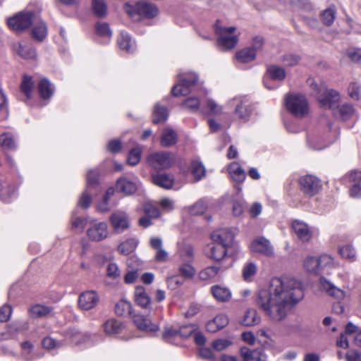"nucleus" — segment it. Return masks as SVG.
Wrapping results in <instances>:
<instances>
[{
    "label": "nucleus",
    "mask_w": 361,
    "mask_h": 361,
    "mask_svg": "<svg viewBox=\"0 0 361 361\" xmlns=\"http://www.w3.org/2000/svg\"><path fill=\"white\" fill-rule=\"evenodd\" d=\"M206 106L209 110V113L214 115H220L223 111V108L212 99H207Z\"/></svg>",
    "instance_id": "13d9d810"
},
{
    "label": "nucleus",
    "mask_w": 361,
    "mask_h": 361,
    "mask_svg": "<svg viewBox=\"0 0 361 361\" xmlns=\"http://www.w3.org/2000/svg\"><path fill=\"white\" fill-rule=\"evenodd\" d=\"M353 113V107L349 104H343L341 105L337 104L333 109V114L335 117L343 121L348 119Z\"/></svg>",
    "instance_id": "5701e85b"
},
{
    "label": "nucleus",
    "mask_w": 361,
    "mask_h": 361,
    "mask_svg": "<svg viewBox=\"0 0 361 361\" xmlns=\"http://www.w3.org/2000/svg\"><path fill=\"white\" fill-rule=\"evenodd\" d=\"M198 329L196 324H188L182 326L179 328V334L183 337H188Z\"/></svg>",
    "instance_id": "69168bd1"
},
{
    "label": "nucleus",
    "mask_w": 361,
    "mask_h": 361,
    "mask_svg": "<svg viewBox=\"0 0 361 361\" xmlns=\"http://www.w3.org/2000/svg\"><path fill=\"white\" fill-rule=\"evenodd\" d=\"M135 299L138 305L142 307H147L150 303V298L147 294L142 286H137L135 290Z\"/></svg>",
    "instance_id": "72a5a7b5"
},
{
    "label": "nucleus",
    "mask_w": 361,
    "mask_h": 361,
    "mask_svg": "<svg viewBox=\"0 0 361 361\" xmlns=\"http://www.w3.org/2000/svg\"><path fill=\"white\" fill-rule=\"evenodd\" d=\"M33 24L34 27L32 31V37L35 39L42 42L47 35V25L42 20L39 16L38 20L35 21Z\"/></svg>",
    "instance_id": "393cba45"
},
{
    "label": "nucleus",
    "mask_w": 361,
    "mask_h": 361,
    "mask_svg": "<svg viewBox=\"0 0 361 361\" xmlns=\"http://www.w3.org/2000/svg\"><path fill=\"white\" fill-rule=\"evenodd\" d=\"M232 345V342L228 339L219 338L212 342V346L216 351H222Z\"/></svg>",
    "instance_id": "bf43d9fd"
},
{
    "label": "nucleus",
    "mask_w": 361,
    "mask_h": 361,
    "mask_svg": "<svg viewBox=\"0 0 361 361\" xmlns=\"http://www.w3.org/2000/svg\"><path fill=\"white\" fill-rule=\"evenodd\" d=\"M285 106L293 116L302 118L309 114V103L301 94H288L285 97Z\"/></svg>",
    "instance_id": "39448f33"
},
{
    "label": "nucleus",
    "mask_w": 361,
    "mask_h": 361,
    "mask_svg": "<svg viewBox=\"0 0 361 361\" xmlns=\"http://www.w3.org/2000/svg\"><path fill=\"white\" fill-rule=\"evenodd\" d=\"M92 10L98 17H104L106 15L107 6L104 0H92Z\"/></svg>",
    "instance_id": "49530a36"
},
{
    "label": "nucleus",
    "mask_w": 361,
    "mask_h": 361,
    "mask_svg": "<svg viewBox=\"0 0 361 361\" xmlns=\"http://www.w3.org/2000/svg\"><path fill=\"white\" fill-rule=\"evenodd\" d=\"M200 106V99L196 97H188L182 103V106L191 112L197 111L199 109Z\"/></svg>",
    "instance_id": "09e8293b"
},
{
    "label": "nucleus",
    "mask_w": 361,
    "mask_h": 361,
    "mask_svg": "<svg viewBox=\"0 0 361 361\" xmlns=\"http://www.w3.org/2000/svg\"><path fill=\"white\" fill-rule=\"evenodd\" d=\"M177 255L182 262H192L195 259L194 247L190 243H181L178 246Z\"/></svg>",
    "instance_id": "aec40b11"
},
{
    "label": "nucleus",
    "mask_w": 361,
    "mask_h": 361,
    "mask_svg": "<svg viewBox=\"0 0 361 361\" xmlns=\"http://www.w3.org/2000/svg\"><path fill=\"white\" fill-rule=\"evenodd\" d=\"M99 173L96 170H90L87 174V189L96 188L98 185Z\"/></svg>",
    "instance_id": "864d4df0"
},
{
    "label": "nucleus",
    "mask_w": 361,
    "mask_h": 361,
    "mask_svg": "<svg viewBox=\"0 0 361 361\" xmlns=\"http://www.w3.org/2000/svg\"><path fill=\"white\" fill-rule=\"evenodd\" d=\"M115 312L117 316H129L132 314L131 304L126 301L118 302L115 307Z\"/></svg>",
    "instance_id": "8fccbe9b"
},
{
    "label": "nucleus",
    "mask_w": 361,
    "mask_h": 361,
    "mask_svg": "<svg viewBox=\"0 0 361 361\" xmlns=\"http://www.w3.org/2000/svg\"><path fill=\"white\" fill-rule=\"evenodd\" d=\"M191 173L193 176L195 181L201 180L206 173V170L202 163L193 161L190 166Z\"/></svg>",
    "instance_id": "79ce46f5"
},
{
    "label": "nucleus",
    "mask_w": 361,
    "mask_h": 361,
    "mask_svg": "<svg viewBox=\"0 0 361 361\" xmlns=\"http://www.w3.org/2000/svg\"><path fill=\"white\" fill-rule=\"evenodd\" d=\"M335 14L336 10L333 8L324 10L321 14L323 23L327 26L331 25L335 20Z\"/></svg>",
    "instance_id": "6e6d98bb"
},
{
    "label": "nucleus",
    "mask_w": 361,
    "mask_h": 361,
    "mask_svg": "<svg viewBox=\"0 0 361 361\" xmlns=\"http://www.w3.org/2000/svg\"><path fill=\"white\" fill-rule=\"evenodd\" d=\"M126 11L130 16H134L135 13L146 18H152L158 14L157 7L145 0H141L135 4V6L126 4L125 6Z\"/></svg>",
    "instance_id": "6e6552de"
},
{
    "label": "nucleus",
    "mask_w": 361,
    "mask_h": 361,
    "mask_svg": "<svg viewBox=\"0 0 361 361\" xmlns=\"http://www.w3.org/2000/svg\"><path fill=\"white\" fill-rule=\"evenodd\" d=\"M90 190H86L81 195L78 204L80 207L87 209L90 207L91 202H92V197L91 194L89 192Z\"/></svg>",
    "instance_id": "774afa93"
},
{
    "label": "nucleus",
    "mask_w": 361,
    "mask_h": 361,
    "mask_svg": "<svg viewBox=\"0 0 361 361\" xmlns=\"http://www.w3.org/2000/svg\"><path fill=\"white\" fill-rule=\"evenodd\" d=\"M219 271V268L215 266L207 267L199 273V278L202 281H207L214 278Z\"/></svg>",
    "instance_id": "de8ad7c7"
},
{
    "label": "nucleus",
    "mask_w": 361,
    "mask_h": 361,
    "mask_svg": "<svg viewBox=\"0 0 361 361\" xmlns=\"http://www.w3.org/2000/svg\"><path fill=\"white\" fill-rule=\"evenodd\" d=\"M168 118V111L164 106L157 104L153 111L152 121L157 124L164 122Z\"/></svg>",
    "instance_id": "58836bf2"
},
{
    "label": "nucleus",
    "mask_w": 361,
    "mask_h": 361,
    "mask_svg": "<svg viewBox=\"0 0 361 361\" xmlns=\"http://www.w3.org/2000/svg\"><path fill=\"white\" fill-rule=\"evenodd\" d=\"M133 322L142 331L151 332L159 329L158 323L151 319V317H133Z\"/></svg>",
    "instance_id": "6ab92c4d"
},
{
    "label": "nucleus",
    "mask_w": 361,
    "mask_h": 361,
    "mask_svg": "<svg viewBox=\"0 0 361 361\" xmlns=\"http://www.w3.org/2000/svg\"><path fill=\"white\" fill-rule=\"evenodd\" d=\"M34 87V83L32 78L27 75H24L21 83V91L25 94L27 99L30 98L31 94Z\"/></svg>",
    "instance_id": "603ef678"
},
{
    "label": "nucleus",
    "mask_w": 361,
    "mask_h": 361,
    "mask_svg": "<svg viewBox=\"0 0 361 361\" xmlns=\"http://www.w3.org/2000/svg\"><path fill=\"white\" fill-rule=\"evenodd\" d=\"M137 243V240L135 238L128 239L118 245V251L122 255H128L134 252Z\"/></svg>",
    "instance_id": "c9c22d12"
},
{
    "label": "nucleus",
    "mask_w": 361,
    "mask_h": 361,
    "mask_svg": "<svg viewBox=\"0 0 361 361\" xmlns=\"http://www.w3.org/2000/svg\"><path fill=\"white\" fill-rule=\"evenodd\" d=\"M153 183L163 188L169 189L173 185V177L166 173H157L152 176Z\"/></svg>",
    "instance_id": "cd10ccee"
},
{
    "label": "nucleus",
    "mask_w": 361,
    "mask_h": 361,
    "mask_svg": "<svg viewBox=\"0 0 361 361\" xmlns=\"http://www.w3.org/2000/svg\"><path fill=\"white\" fill-rule=\"evenodd\" d=\"M123 328L122 322L117 318L111 317L104 323V330L107 334H118Z\"/></svg>",
    "instance_id": "4c0bfd02"
},
{
    "label": "nucleus",
    "mask_w": 361,
    "mask_h": 361,
    "mask_svg": "<svg viewBox=\"0 0 361 361\" xmlns=\"http://www.w3.org/2000/svg\"><path fill=\"white\" fill-rule=\"evenodd\" d=\"M257 271V267L252 262H247L242 269V276L245 281H251Z\"/></svg>",
    "instance_id": "ea45409f"
},
{
    "label": "nucleus",
    "mask_w": 361,
    "mask_h": 361,
    "mask_svg": "<svg viewBox=\"0 0 361 361\" xmlns=\"http://www.w3.org/2000/svg\"><path fill=\"white\" fill-rule=\"evenodd\" d=\"M109 220L112 228L117 233L123 232L129 226L128 216L122 211H117L113 213Z\"/></svg>",
    "instance_id": "dca6fc26"
},
{
    "label": "nucleus",
    "mask_w": 361,
    "mask_h": 361,
    "mask_svg": "<svg viewBox=\"0 0 361 361\" xmlns=\"http://www.w3.org/2000/svg\"><path fill=\"white\" fill-rule=\"evenodd\" d=\"M319 283L324 290L329 295L338 299L343 300L350 296V291L341 290L335 286L324 275H331L332 271L339 266V262L329 254H322L319 256Z\"/></svg>",
    "instance_id": "f03ea898"
},
{
    "label": "nucleus",
    "mask_w": 361,
    "mask_h": 361,
    "mask_svg": "<svg viewBox=\"0 0 361 361\" xmlns=\"http://www.w3.org/2000/svg\"><path fill=\"white\" fill-rule=\"evenodd\" d=\"M88 238L92 241H101L106 239L109 235L108 226L104 221L96 219L90 221L89 228L86 231Z\"/></svg>",
    "instance_id": "1a4fd4ad"
},
{
    "label": "nucleus",
    "mask_w": 361,
    "mask_h": 361,
    "mask_svg": "<svg viewBox=\"0 0 361 361\" xmlns=\"http://www.w3.org/2000/svg\"><path fill=\"white\" fill-rule=\"evenodd\" d=\"M214 30L217 36V44L223 50H231L237 45L239 34L236 32L235 27H226L221 21L217 20Z\"/></svg>",
    "instance_id": "20e7f679"
},
{
    "label": "nucleus",
    "mask_w": 361,
    "mask_h": 361,
    "mask_svg": "<svg viewBox=\"0 0 361 361\" xmlns=\"http://www.w3.org/2000/svg\"><path fill=\"white\" fill-rule=\"evenodd\" d=\"M39 18V13L23 11L7 20L8 26L16 32H23L27 30L35 21Z\"/></svg>",
    "instance_id": "423d86ee"
},
{
    "label": "nucleus",
    "mask_w": 361,
    "mask_h": 361,
    "mask_svg": "<svg viewBox=\"0 0 361 361\" xmlns=\"http://www.w3.org/2000/svg\"><path fill=\"white\" fill-rule=\"evenodd\" d=\"M301 191L307 196L312 197L317 194L322 188V184L317 177L306 175L299 179Z\"/></svg>",
    "instance_id": "9d476101"
},
{
    "label": "nucleus",
    "mask_w": 361,
    "mask_h": 361,
    "mask_svg": "<svg viewBox=\"0 0 361 361\" xmlns=\"http://www.w3.org/2000/svg\"><path fill=\"white\" fill-rule=\"evenodd\" d=\"M228 171L233 181L242 183L245 179V172L238 162H232L228 167Z\"/></svg>",
    "instance_id": "4be33fe9"
},
{
    "label": "nucleus",
    "mask_w": 361,
    "mask_h": 361,
    "mask_svg": "<svg viewBox=\"0 0 361 361\" xmlns=\"http://www.w3.org/2000/svg\"><path fill=\"white\" fill-rule=\"evenodd\" d=\"M338 253L343 259L350 262L356 260V253L353 247L350 245H345L338 247Z\"/></svg>",
    "instance_id": "a18cd8bd"
},
{
    "label": "nucleus",
    "mask_w": 361,
    "mask_h": 361,
    "mask_svg": "<svg viewBox=\"0 0 361 361\" xmlns=\"http://www.w3.org/2000/svg\"><path fill=\"white\" fill-rule=\"evenodd\" d=\"M38 91L41 97L46 99L51 97L54 89L47 79L42 78L38 82Z\"/></svg>",
    "instance_id": "2f4dec72"
},
{
    "label": "nucleus",
    "mask_w": 361,
    "mask_h": 361,
    "mask_svg": "<svg viewBox=\"0 0 361 361\" xmlns=\"http://www.w3.org/2000/svg\"><path fill=\"white\" fill-rule=\"evenodd\" d=\"M213 296L220 302H227L231 298V290L220 286H214L211 289Z\"/></svg>",
    "instance_id": "c85d7f7f"
},
{
    "label": "nucleus",
    "mask_w": 361,
    "mask_h": 361,
    "mask_svg": "<svg viewBox=\"0 0 361 361\" xmlns=\"http://www.w3.org/2000/svg\"><path fill=\"white\" fill-rule=\"evenodd\" d=\"M228 249L221 244L214 243L210 248L209 257L214 260L219 261L227 255Z\"/></svg>",
    "instance_id": "c756f323"
},
{
    "label": "nucleus",
    "mask_w": 361,
    "mask_h": 361,
    "mask_svg": "<svg viewBox=\"0 0 361 361\" xmlns=\"http://www.w3.org/2000/svg\"><path fill=\"white\" fill-rule=\"evenodd\" d=\"M228 324V317H213L207 322L206 329L209 332L216 333L227 326Z\"/></svg>",
    "instance_id": "bb28decb"
},
{
    "label": "nucleus",
    "mask_w": 361,
    "mask_h": 361,
    "mask_svg": "<svg viewBox=\"0 0 361 361\" xmlns=\"http://www.w3.org/2000/svg\"><path fill=\"white\" fill-rule=\"evenodd\" d=\"M106 273L108 277L112 279H117L121 276V272L116 263H109L107 266Z\"/></svg>",
    "instance_id": "e2e57ef3"
},
{
    "label": "nucleus",
    "mask_w": 361,
    "mask_h": 361,
    "mask_svg": "<svg viewBox=\"0 0 361 361\" xmlns=\"http://www.w3.org/2000/svg\"><path fill=\"white\" fill-rule=\"evenodd\" d=\"M141 149L140 147H135L132 149L128 154V162L131 166H135L139 163L140 160Z\"/></svg>",
    "instance_id": "4d7b16f0"
},
{
    "label": "nucleus",
    "mask_w": 361,
    "mask_h": 361,
    "mask_svg": "<svg viewBox=\"0 0 361 361\" xmlns=\"http://www.w3.org/2000/svg\"><path fill=\"white\" fill-rule=\"evenodd\" d=\"M208 204L204 200H200L188 208L189 212L192 215L202 214L207 209Z\"/></svg>",
    "instance_id": "3c124183"
},
{
    "label": "nucleus",
    "mask_w": 361,
    "mask_h": 361,
    "mask_svg": "<svg viewBox=\"0 0 361 361\" xmlns=\"http://www.w3.org/2000/svg\"><path fill=\"white\" fill-rule=\"evenodd\" d=\"M267 73L274 80L281 81L286 78V72L281 67L273 65L267 68Z\"/></svg>",
    "instance_id": "a19ab883"
},
{
    "label": "nucleus",
    "mask_w": 361,
    "mask_h": 361,
    "mask_svg": "<svg viewBox=\"0 0 361 361\" xmlns=\"http://www.w3.org/2000/svg\"><path fill=\"white\" fill-rule=\"evenodd\" d=\"M96 32L102 37L109 39L112 35L109 25L106 23H99L96 25Z\"/></svg>",
    "instance_id": "5fc2aeb1"
},
{
    "label": "nucleus",
    "mask_w": 361,
    "mask_h": 361,
    "mask_svg": "<svg viewBox=\"0 0 361 361\" xmlns=\"http://www.w3.org/2000/svg\"><path fill=\"white\" fill-rule=\"evenodd\" d=\"M177 142V134L173 129L166 128L161 137V145L163 147H170L175 145Z\"/></svg>",
    "instance_id": "7c9ffc66"
},
{
    "label": "nucleus",
    "mask_w": 361,
    "mask_h": 361,
    "mask_svg": "<svg viewBox=\"0 0 361 361\" xmlns=\"http://www.w3.org/2000/svg\"><path fill=\"white\" fill-rule=\"evenodd\" d=\"M99 301L98 294L94 290H86L78 297V307L82 310H90L97 306Z\"/></svg>",
    "instance_id": "4468645a"
},
{
    "label": "nucleus",
    "mask_w": 361,
    "mask_h": 361,
    "mask_svg": "<svg viewBox=\"0 0 361 361\" xmlns=\"http://www.w3.org/2000/svg\"><path fill=\"white\" fill-rule=\"evenodd\" d=\"M307 82L312 87V94L317 97L320 106L333 110L340 100L339 93L333 89H328L326 83L323 82L317 84L313 79H309Z\"/></svg>",
    "instance_id": "7ed1b4c3"
},
{
    "label": "nucleus",
    "mask_w": 361,
    "mask_h": 361,
    "mask_svg": "<svg viewBox=\"0 0 361 361\" xmlns=\"http://www.w3.org/2000/svg\"><path fill=\"white\" fill-rule=\"evenodd\" d=\"M13 49L15 53L25 59H34L36 55L35 50L32 47L23 45L20 42L14 43Z\"/></svg>",
    "instance_id": "b1692460"
},
{
    "label": "nucleus",
    "mask_w": 361,
    "mask_h": 361,
    "mask_svg": "<svg viewBox=\"0 0 361 361\" xmlns=\"http://www.w3.org/2000/svg\"><path fill=\"white\" fill-rule=\"evenodd\" d=\"M319 257L307 256L303 260V267L309 274L319 276Z\"/></svg>",
    "instance_id": "a878e982"
},
{
    "label": "nucleus",
    "mask_w": 361,
    "mask_h": 361,
    "mask_svg": "<svg viewBox=\"0 0 361 361\" xmlns=\"http://www.w3.org/2000/svg\"><path fill=\"white\" fill-rule=\"evenodd\" d=\"M117 42L120 49L128 53H132L135 50L136 44L135 41L126 32H121Z\"/></svg>",
    "instance_id": "412c9836"
},
{
    "label": "nucleus",
    "mask_w": 361,
    "mask_h": 361,
    "mask_svg": "<svg viewBox=\"0 0 361 361\" xmlns=\"http://www.w3.org/2000/svg\"><path fill=\"white\" fill-rule=\"evenodd\" d=\"M197 82V76L195 73H181L178 75L177 83L173 85L171 92L175 97L188 94Z\"/></svg>",
    "instance_id": "0eeeda50"
},
{
    "label": "nucleus",
    "mask_w": 361,
    "mask_h": 361,
    "mask_svg": "<svg viewBox=\"0 0 361 361\" xmlns=\"http://www.w3.org/2000/svg\"><path fill=\"white\" fill-rule=\"evenodd\" d=\"M291 228L297 238L303 243L310 242L314 235V228L310 226L303 221L293 220L291 224Z\"/></svg>",
    "instance_id": "f8f14e48"
},
{
    "label": "nucleus",
    "mask_w": 361,
    "mask_h": 361,
    "mask_svg": "<svg viewBox=\"0 0 361 361\" xmlns=\"http://www.w3.org/2000/svg\"><path fill=\"white\" fill-rule=\"evenodd\" d=\"M304 296L302 281L293 276H283L272 278L267 287L260 289L256 296V302L264 314L287 316L293 313Z\"/></svg>",
    "instance_id": "f257e3e1"
},
{
    "label": "nucleus",
    "mask_w": 361,
    "mask_h": 361,
    "mask_svg": "<svg viewBox=\"0 0 361 361\" xmlns=\"http://www.w3.org/2000/svg\"><path fill=\"white\" fill-rule=\"evenodd\" d=\"M255 52L253 49L245 48L236 53L235 57L241 63H248L255 59Z\"/></svg>",
    "instance_id": "37998d69"
},
{
    "label": "nucleus",
    "mask_w": 361,
    "mask_h": 361,
    "mask_svg": "<svg viewBox=\"0 0 361 361\" xmlns=\"http://www.w3.org/2000/svg\"><path fill=\"white\" fill-rule=\"evenodd\" d=\"M191 263L192 262H182L178 267V272L185 279H192L196 274V269Z\"/></svg>",
    "instance_id": "e433bc0d"
},
{
    "label": "nucleus",
    "mask_w": 361,
    "mask_h": 361,
    "mask_svg": "<svg viewBox=\"0 0 361 361\" xmlns=\"http://www.w3.org/2000/svg\"><path fill=\"white\" fill-rule=\"evenodd\" d=\"M139 185L140 182L137 178L129 180L126 177H123L118 180L116 188L119 192L130 195L137 190Z\"/></svg>",
    "instance_id": "f3484780"
},
{
    "label": "nucleus",
    "mask_w": 361,
    "mask_h": 361,
    "mask_svg": "<svg viewBox=\"0 0 361 361\" xmlns=\"http://www.w3.org/2000/svg\"><path fill=\"white\" fill-rule=\"evenodd\" d=\"M175 159L172 154L169 152H157L148 156L147 163L154 169H164L171 167Z\"/></svg>",
    "instance_id": "9b49d317"
},
{
    "label": "nucleus",
    "mask_w": 361,
    "mask_h": 361,
    "mask_svg": "<svg viewBox=\"0 0 361 361\" xmlns=\"http://www.w3.org/2000/svg\"><path fill=\"white\" fill-rule=\"evenodd\" d=\"M238 322L244 326L251 327L260 324V317H239Z\"/></svg>",
    "instance_id": "0e129e2a"
},
{
    "label": "nucleus",
    "mask_w": 361,
    "mask_h": 361,
    "mask_svg": "<svg viewBox=\"0 0 361 361\" xmlns=\"http://www.w3.org/2000/svg\"><path fill=\"white\" fill-rule=\"evenodd\" d=\"M214 243L221 244L228 248L234 246L235 233L229 228H221L212 233Z\"/></svg>",
    "instance_id": "ddd939ff"
},
{
    "label": "nucleus",
    "mask_w": 361,
    "mask_h": 361,
    "mask_svg": "<svg viewBox=\"0 0 361 361\" xmlns=\"http://www.w3.org/2000/svg\"><path fill=\"white\" fill-rule=\"evenodd\" d=\"M29 313L32 316H46L54 314L53 308L51 306L35 304L29 309Z\"/></svg>",
    "instance_id": "f704fd0d"
},
{
    "label": "nucleus",
    "mask_w": 361,
    "mask_h": 361,
    "mask_svg": "<svg viewBox=\"0 0 361 361\" xmlns=\"http://www.w3.org/2000/svg\"><path fill=\"white\" fill-rule=\"evenodd\" d=\"M235 113L237 116L243 121H247L252 113V108L245 100H241L237 105Z\"/></svg>",
    "instance_id": "473e14b6"
},
{
    "label": "nucleus",
    "mask_w": 361,
    "mask_h": 361,
    "mask_svg": "<svg viewBox=\"0 0 361 361\" xmlns=\"http://www.w3.org/2000/svg\"><path fill=\"white\" fill-rule=\"evenodd\" d=\"M143 209L145 214L150 218H157L160 215V212L158 208L150 202L145 203Z\"/></svg>",
    "instance_id": "052dcab7"
},
{
    "label": "nucleus",
    "mask_w": 361,
    "mask_h": 361,
    "mask_svg": "<svg viewBox=\"0 0 361 361\" xmlns=\"http://www.w3.org/2000/svg\"><path fill=\"white\" fill-rule=\"evenodd\" d=\"M243 361H267V355L262 349L250 350L247 347L240 349Z\"/></svg>",
    "instance_id": "a211bd4d"
},
{
    "label": "nucleus",
    "mask_w": 361,
    "mask_h": 361,
    "mask_svg": "<svg viewBox=\"0 0 361 361\" xmlns=\"http://www.w3.org/2000/svg\"><path fill=\"white\" fill-rule=\"evenodd\" d=\"M300 56L295 54H286L282 58V62L286 66H294L299 63Z\"/></svg>",
    "instance_id": "680f3d73"
},
{
    "label": "nucleus",
    "mask_w": 361,
    "mask_h": 361,
    "mask_svg": "<svg viewBox=\"0 0 361 361\" xmlns=\"http://www.w3.org/2000/svg\"><path fill=\"white\" fill-rule=\"evenodd\" d=\"M0 145L8 149L15 150L16 149L14 137L11 133H4L0 135Z\"/></svg>",
    "instance_id": "c03bdc74"
},
{
    "label": "nucleus",
    "mask_w": 361,
    "mask_h": 361,
    "mask_svg": "<svg viewBox=\"0 0 361 361\" xmlns=\"http://www.w3.org/2000/svg\"><path fill=\"white\" fill-rule=\"evenodd\" d=\"M250 249L255 252L267 257H272L274 254V247L270 241L264 237L255 239L250 244Z\"/></svg>",
    "instance_id": "2eb2a0df"
},
{
    "label": "nucleus",
    "mask_w": 361,
    "mask_h": 361,
    "mask_svg": "<svg viewBox=\"0 0 361 361\" xmlns=\"http://www.w3.org/2000/svg\"><path fill=\"white\" fill-rule=\"evenodd\" d=\"M348 92L352 99L358 100L361 97V87L358 84L353 82L348 87Z\"/></svg>",
    "instance_id": "338daca9"
}]
</instances>
